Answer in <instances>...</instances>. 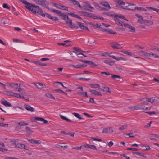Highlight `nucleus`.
<instances>
[{"label": "nucleus", "mask_w": 159, "mask_h": 159, "mask_svg": "<svg viewBox=\"0 0 159 159\" xmlns=\"http://www.w3.org/2000/svg\"><path fill=\"white\" fill-rule=\"evenodd\" d=\"M65 20L67 24H69L71 25L70 27L72 28H75L78 29L79 27H80L81 29L84 30H85L89 31L87 27L81 24V23L80 22H76V24L78 26H76L75 24L72 23L71 19H69L68 16L66 17V19Z\"/></svg>", "instance_id": "nucleus-1"}, {"label": "nucleus", "mask_w": 159, "mask_h": 159, "mask_svg": "<svg viewBox=\"0 0 159 159\" xmlns=\"http://www.w3.org/2000/svg\"><path fill=\"white\" fill-rule=\"evenodd\" d=\"M28 9L29 11H31L34 14H38L39 15L43 17L45 16L46 13L44 14L43 11L42 10V9L40 8L39 6L35 5L33 4L31 5L30 7Z\"/></svg>", "instance_id": "nucleus-2"}, {"label": "nucleus", "mask_w": 159, "mask_h": 159, "mask_svg": "<svg viewBox=\"0 0 159 159\" xmlns=\"http://www.w3.org/2000/svg\"><path fill=\"white\" fill-rule=\"evenodd\" d=\"M50 10L53 12L56 13V14H58L59 16H62V19L66 20V17L67 16V15L65 13H62L61 11L55 10L53 9H50Z\"/></svg>", "instance_id": "nucleus-3"}, {"label": "nucleus", "mask_w": 159, "mask_h": 159, "mask_svg": "<svg viewBox=\"0 0 159 159\" xmlns=\"http://www.w3.org/2000/svg\"><path fill=\"white\" fill-rule=\"evenodd\" d=\"M111 46L114 49H119L123 48V47L121 45L117 43H111Z\"/></svg>", "instance_id": "nucleus-4"}, {"label": "nucleus", "mask_w": 159, "mask_h": 159, "mask_svg": "<svg viewBox=\"0 0 159 159\" xmlns=\"http://www.w3.org/2000/svg\"><path fill=\"white\" fill-rule=\"evenodd\" d=\"M36 2H38V4L42 6L43 7H45L46 4L49 5L46 0H36Z\"/></svg>", "instance_id": "nucleus-5"}, {"label": "nucleus", "mask_w": 159, "mask_h": 159, "mask_svg": "<svg viewBox=\"0 0 159 159\" xmlns=\"http://www.w3.org/2000/svg\"><path fill=\"white\" fill-rule=\"evenodd\" d=\"M79 61L83 63L87 64L90 65H93L94 66H97V65L96 64L93 62L92 61H86L82 60H80Z\"/></svg>", "instance_id": "nucleus-6"}, {"label": "nucleus", "mask_w": 159, "mask_h": 159, "mask_svg": "<svg viewBox=\"0 0 159 159\" xmlns=\"http://www.w3.org/2000/svg\"><path fill=\"white\" fill-rule=\"evenodd\" d=\"M19 1L21 2L26 5V6H25V7L28 9H29L28 7L30 8V6H31V5L32 4V3L29 2L26 0H19Z\"/></svg>", "instance_id": "nucleus-7"}, {"label": "nucleus", "mask_w": 159, "mask_h": 159, "mask_svg": "<svg viewBox=\"0 0 159 159\" xmlns=\"http://www.w3.org/2000/svg\"><path fill=\"white\" fill-rule=\"evenodd\" d=\"M92 94L96 96H102V94L100 92L98 91L95 90H91L89 91Z\"/></svg>", "instance_id": "nucleus-8"}, {"label": "nucleus", "mask_w": 159, "mask_h": 159, "mask_svg": "<svg viewBox=\"0 0 159 159\" xmlns=\"http://www.w3.org/2000/svg\"><path fill=\"white\" fill-rule=\"evenodd\" d=\"M7 85L8 86H11L13 88H14V90L15 91H17L16 87L18 86V84L16 83H14L12 82L7 83Z\"/></svg>", "instance_id": "nucleus-9"}, {"label": "nucleus", "mask_w": 159, "mask_h": 159, "mask_svg": "<svg viewBox=\"0 0 159 159\" xmlns=\"http://www.w3.org/2000/svg\"><path fill=\"white\" fill-rule=\"evenodd\" d=\"M34 84L35 85V86L38 89H41L42 88H46V87L45 84L41 83L38 82L36 83H34Z\"/></svg>", "instance_id": "nucleus-10"}, {"label": "nucleus", "mask_w": 159, "mask_h": 159, "mask_svg": "<svg viewBox=\"0 0 159 159\" xmlns=\"http://www.w3.org/2000/svg\"><path fill=\"white\" fill-rule=\"evenodd\" d=\"M45 16L54 21L59 20V19L57 17L52 16L51 15L47 13H46Z\"/></svg>", "instance_id": "nucleus-11"}, {"label": "nucleus", "mask_w": 159, "mask_h": 159, "mask_svg": "<svg viewBox=\"0 0 159 159\" xmlns=\"http://www.w3.org/2000/svg\"><path fill=\"white\" fill-rule=\"evenodd\" d=\"M28 141L32 144H40L41 143L40 140H37L34 139H28Z\"/></svg>", "instance_id": "nucleus-12"}, {"label": "nucleus", "mask_w": 159, "mask_h": 159, "mask_svg": "<svg viewBox=\"0 0 159 159\" xmlns=\"http://www.w3.org/2000/svg\"><path fill=\"white\" fill-rule=\"evenodd\" d=\"M113 130L111 127H108L102 130L103 133H108L109 132L112 133Z\"/></svg>", "instance_id": "nucleus-13"}, {"label": "nucleus", "mask_w": 159, "mask_h": 159, "mask_svg": "<svg viewBox=\"0 0 159 159\" xmlns=\"http://www.w3.org/2000/svg\"><path fill=\"white\" fill-rule=\"evenodd\" d=\"M1 103L6 107H10L12 106V105L7 100L1 101Z\"/></svg>", "instance_id": "nucleus-14"}, {"label": "nucleus", "mask_w": 159, "mask_h": 159, "mask_svg": "<svg viewBox=\"0 0 159 159\" xmlns=\"http://www.w3.org/2000/svg\"><path fill=\"white\" fill-rule=\"evenodd\" d=\"M83 147L85 148H88L90 149H95L96 150H97L96 146L94 145H91L89 144H86V145H83Z\"/></svg>", "instance_id": "nucleus-15"}, {"label": "nucleus", "mask_w": 159, "mask_h": 159, "mask_svg": "<svg viewBox=\"0 0 159 159\" xmlns=\"http://www.w3.org/2000/svg\"><path fill=\"white\" fill-rule=\"evenodd\" d=\"M25 108L27 110L30 111L31 112H33L34 111V108L31 107L30 106L28 105H25Z\"/></svg>", "instance_id": "nucleus-16"}, {"label": "nucleus", "mask_w": 159, "mask_h": 159, "mask_svg": "<svg viewBox=\"0 0 159 159\" xmlns=\"http://www.w3.org/2000/svg\"><path fill=\"white\" fill-rule=\"evenodd\" d=\"M26 135H30L31 134L33 131L31 130L30 128L28 126L26 127Z\"/></svg>", "instance_id": "nucleus-17"}, {"label": "nucleus", "mask_w": 159, "mask_h": 159, "mask_svg": "<svg viewBox=\"0 0 159 159\" xmlns=\"http://www.w3.org/2000/svg\"><path fill=\"white\" fill-rule=\"evenodd\" d=\"M150 137H151L150 139L151 140H156V138H159V136L156 134H152L150 135Z\"/></svg>", "instance_id": "nucleus-18"}, {"label": "nucleus", "mask_w": 159, "mask_h": 159, "mask_svg": "<svg viewBox=\"0 0 159 159\" xmlns=\"http://www.w3.org/2000/svg\"><path fill=\"white\" fill-rule=\"evenodd\" d=\"M140 52L142 53L143 54V55L144 56L147 57H151L152 56V55H151L152 54H151L150 53L146 52H145L143 51H141Z\"/></svg>", "instance_id": "nucleus-19"}, {"label": "nucleus", "mask_w": 159, "mask_h": 159, "mask_svg": "<svg viewBox=\"0 0 159 159\" xmlns=\"http://www.w3.org/2000/svg\"><path fill=\"white\" fill-rule=\"evenodd\" d=\"M100 90H102L103 92L111 93V92L109 90V88L108 87L106 86L103 87V89H102V88H101Z\"/></svg>", "instance_id": "nucleus-20"}, {"label": "nucleus", "mask_w": 159, "mask_h": 159, "mask_svg": "<svg viewBox=\"0 0 159 159\" xmlns=\"http://www.w3.org/2000/svg\"><path fill=\"white\" fill-rule=\"evenodd\" d=\"M91 87L92 88H100V85L97 84H90Z\"/></svg>", "instance_id": "nucleus-21"}, {"label": "nucleus", "mask_w": 159, "mask_h": 159, "mask_svg": "<svg viewBox=\"0 0 159 159\" xmlns=\"http://www.w3.org/2000/svg\"><path fill=\"white\" fill-rule=\"evenodd\" d=\"M145 21V24H146L147 25H150L153 24V22L152 21L146 20Z\"/></svg>", "instance_id": "nucleus-22"}, {"label": "nucleus", "mask_w": 159, "mask_h": 159, "mask_svg": "<svg viewBox=\"0 0 159 159\" xmlns=\"http://www.w3.org/2000/svg\"><path fill=\"white\" fill-rule=\"evenodd\" d=\"M101 4L102 5H103L105 7H106V8L110 9L111 7L109 4L107 2H101Z\"/></svg>", "instance_id": "nucleus-23"}, {"label": "nucleus", "mask_w": 159, "mask_h": 159, "mask_svg": "<svg viewBox=\"0 0 159 159\" xmlns=\"http://www.w3.org/2000/svg\"><path fill=\"white\" fill-rule=\"evenodd\" d=\"M136 9H137L139 11H147V10L146 9L141 7H135L134 8H133V10H134Z\"/></svg>", "instance_id": "nucleus-24"}, {"label": "nucleus", "mask_w": 159, "mask_h": 159, "mask_svg": "<svg viewBox=\"0 0 159 159\" xmlns=\"http://www.w3.org/2000/svg\"><path fill=\"white\" fill-rule=\"evenodd\" d=\"M116 23L118 25H120L122 26H123V22L117 18L115 19Z\"/></svg>", "instance_id": "nucleus-25"}, {"label": "nucleus", "mask_w": 159, "mask_h": 159, "mask_svg": "<svg viewBox=\"0 0 159 159\" xmlns=\"http://www.w3.org/2000/svg\"><path fill=\"white\" fill-rule=\"evenodd\" d=\"M60 117L63 120H66V121L70 122H72V120L67 118L66 117L62 115H61L60 116Z\"/></svg>", "instance_id": "nucleus-26"}, {"label": "nucleus", "mask_w": 159, "mask_h": 159, "mask_svg": "<svg viewBox=\"0 0 159 159\" xmlns=\"http://www.w3.org/2000/svg\"><path fill=\"white\" fill-rule=\"evenodd\" d=\"M151 102L152 103H155L156 102H157L158 100L159 99V98L157 97H152L151 98Z\"/></svg>", "instance_id": "nucleus-27"}, {"label": "nucleus", "mask_w": 159, "mask_h": 159, "mask_svg": "<svg viewBox=\"0 0 159 159\" xmlns=\"http://www.w3.org/2000/svg\"><path fill=\"white\" fill-rule=\"evenodd\" d=\"M146 20L143 19V17L141 19H138L137 22L141 24H145V21Z\"/></svg>", "instance_id": "nucleus-28"}, {"label": "nucleus", "mask_w": 159, "mask_h": 159, "mask_svg": "<svg viewBox=\"0 0 159 159\" xmlns=\"http://www.w3.org/2000/svg\"><path fill=\"white\" fill-rule=\"evenodd\" d=\"M78 94L79 95H83L84 97H88V96L87 92H79L78 93Z\"/></svg>", "instance_id": "nucleus-29"}, {"label": "nucleus", "mask_w": 159, "mask_h": 159, "mask_svg": "<svg viewBox=\"0 0 159 159\" xmlns=\"http://www.w3.org/2000/svg\"><path fill=\"white\" fill-rule=\"evenodd\" d=\"M3 93L7 96H11L12 92L9 91H5L3 92Z\"/></svg>", "instance_id": "nucleus-30"}, {"label": "nucleus", "mask_w": 159, "mask_h": 159, "mask_svg": "<svg viewBox=\"0 0 159 159\" xmlns=\"http://www.w3.org/2000/svg\"><path fill=\"white\" fill-rule=\"evenodd\" d=\"M23 146L25 147V144H20V143H18V144H16V145L15 147L16 148H20L23 149Z\"/></svg>", "instance_id": "nucleus-31"}, {"label": "nucleus", "mask_w": 159, "mask_h": 159, "mask_svg": "<svg viewBox=\"0 0 159 159\" xmlns=\"http://www.w3.org/2000/svg\"><path fill=\"white\" fill-rule=\"evenodd\" d=\"M45 96L48 98H50L53 99H55V97L54 96H53L52 95L51 93L46 94H45Z\"/></svg>", "instance_id": "nucleus-32"}, {"label": "nucleus", "mask_w": 159, "mask_h": 159, "mask_svg": "<svg viewBox=\"0 0 159 159\" xmlns=\"http://www.w3.org/2000/svg\"><path fill=\"white\" fill-rule=\"evenodd\" d=\"M72 114L74 115L75 117L80 119H83L81 117V115L79 113H72Z\"/></svg>", "instance_id": "nucleus-33"}, {"label": "nucleus", "mask_w": 159, "mask_h": 159, "mask_svg": "<svg viewBox=\"0 0 159 159\" xmlns=\"http://www.w3.org/2000/svg\"><path fill=\"white\" fill-rule=\"evenodd\" d=\"M72 3L74 5H77L80 8L82 7L80 5L79 2L78 1L75 0Z\"/></svg>", "instance_id": "nucleus-34"}, {"label": "nucleus", "mask_w": 159, "mask_h": 159, "mask_svg": "<svg viewBox=\"0 0 159 159\" xmlns=\"http://www.w3.org/2000/svg\"><path fill=\"white\" fill-rule=\"evenodd\" d=\"M121 52L124 54H127L130 56H132L133 54L132 53L129 52L128 51H124L123 50H122Z\"/></svg>", "instance_id": "nucleus-35"}, {"label": "nucleus", "mask_w": 159, "mask_h": 159, "mask_svg": "<svg viewBox=\"0 0 159 159\" xmlns=\"http://www.w3.org/2000/svg\"><path fill=\"white\" fill-rule=\"evenodd\" d=\"M17 124L20 125V126L24 125H28V123H25V122H17Z\"/></svg>", "instance_id": "nucleus-36"}, {"label": "nucleus", "mask_w": 159, "mask_h": 159, "mask_svg": "<svg viewBox=\"0 0 159 159\" xmlns=\"http://www.w3.org/2000/svg\"><path fill=\"white\" fill-rule=\"evenodd\" d=\"M111 77L114 79H120L121 78L120 76L115 75H112Z\"/></svg>", "instance_id": "nucleus-37"}, {"label": "nucleus", "mask_w": 159, "mask_h": 159, "mask_svg": "<svg viewBox=\"0 0 159 159\" xmlns=\"http://www.w3.org/2000/svg\"><path fill=\"white\" fill-rule=\"evenodd\" d=\"M127 125H123L120 127L119 129V130L121 131L124 130V129H127Z\"/></svg>", "instance_id": "nucleus-38"}, {"label": "nucleus", "mask_w": 159, "mask_h": 159, "mask_svg": "<svg viewBox=\"0 0 159 159\" xmlns=\"http://www.w3.org/2000/svg\"><path fill=\"white\" fill-rule=\"evenodd\" d=\"M55 91L57 92H58L61 93H63L66 95H67V93L65 92H64L63 90L60 89H56L54 90Z\"/></svg>", "instance_id": "nucleus-39"}, {"label": "nucleus", "mask_w": 159, "mask_h": 159, "mask_svg": "<svg viewBox=\"0 0 159 159\" xmlns=\"http://www.w3.org/2000/svg\"><path fill=\"white\" fill-rule=\"evenodd\" d=\"M72 66L75 68H79L81 67V64H79L77 65H72Z\"/></svg>", "instance_id": "nucleus-40"}, {"label": "nucleus", "mask_w": 159, "mask_h": 159, "mask_svg": "<svg viewBox=\"0 0 159 159\" xmlns=\"http://www.w3.org/2000/svg\"><path fill=\"white\" fill-rule=\"evenodd\" d=\"M133 154H136L137 155H139L140 156H143V157H146V156H145L144 155V154L141 153L140 152H133Z\"/></svg>", "instance_id": "nucleus-41"}, {"label": "nucleus", "mask_w": 159, "mask_h": 159, "mask_svg": "<svg viewBox=\"0 0 159 159\" xmlns=\"http://www.w3.org/2000/svg\"><path fill=\"white\" fill-rule=\"evenodd\" d=\"M141 146L142 148H143V147L146 148V149H143V150H149L150 149V146H148V145H147V146H145L144 145H141Z\"/></svg>", "instance_id": "nucleus-42"}, {"label": "nucleus", "mask_w": 159, "mask_h": 159, "mask_svg": "<svg viewBox=\"0 0 159 159\" xmlns=\"http://www.w3.org/2000/svg\"><path fill=\"white\" fill-rule=\"evenodd\" d=\"M121 7L124 9H126V10H133V8H128V6H121Z\"/></svg>", "instance_id": "nucleus-43"}, {"label": "nucleus", "mask_w": 159, "mask_h": 159, "mask_svg": "<svg viewBox=\"0 0 159 159\" xmlns=\"http://www.w3.org/2000/svg\"><path fill=\"white\" fill-rule=\"evenodd\" d=\"M99 9L101 11H108L110 9L108 8H101L100 6H98Z\"/></svg>", "instance_id": "nucleus-44"}, {"label": "nucleus", "mask_w": 159, "mask_h": 159, "mask_svg": "<svg viewBox=\"0 0 159 159\" xmlns=\"http://www.w3.org/2000/svg\"><path fill=\"white\" fill-rule=\"evenodd\" d=\"M128 28L131 29L132 30L131 31L132 32H135V28L134 27L131 26L130 25L128 27Z\"/></svg>", "instance_id": "nucleus-45"}, {"label": "nucleus", "mask_w": 159, "mask_h": 159, "mask_svg": "<svg viewBox=\"0 0 159 159\" xmlns=\"http://www.w3.org/2000/svg\"><path fill=\"white\" fill-rule=\"evenodd\" d=\"M73 48L75 52H80L81 51V49L80 48L77 47H73Z\"/></svg>", "instance_id": "nucleus-46"}, {"label": "nucleus", "mask_w": 159, "mask_h": 159, "mask_svg": "<svg viewBox=\"0 0 159 159\" xmlns=\"http://www.w3.org/2000/svg\"><path fill=\"white\" fill-rule=\"evenodd\" d=\"M143 103H148L147 98H144L141 100Z\"/></svg>", "instance_id": "nucleus-47"}, {"label": "nucleus", "mask_w": 159, "mask_h": 159, "mask_svg": "<svg viewBox=\"0 0 159 159\" xmlns=\"http://www.w3.org/2000/svg\"><path fill=\"white\" fill-rule=\"evenodd\" d=\"M150 9L153 10L154 11H156L157 13H159V9H157L156 8H152L151 7H149Z\"/></svg>", "instance_id": "nucleus-48"}, {"label": "nucleus", "mask_w": 159, "mask_h": 159, "mask_svg": "<svg viewBox=\"0 0 159 159\" xmlns=\"http://www.w3.org/2000/svg\"><path fill=\"white\" fill-rule=\"evenodd\" d=\"M91 138L92 140H93L98 141L99 142H101L102 141V140L100 139L96 138H94L93 137H91Z\"/></svg>", "instance_id": "nucleus-49"}, {"label": "nucleus", "mask_w": 159, "mask_h": 159, "mask_svg": "<svg viewBox=\"0 0 159 159\" xmlns=\"http://www.w3.org/2000/svg\"><path fill=\"white\" fill-rule=\"evenodd\" d=\"M8 124H4L0 123V126H2L4 127H8Z\"/></svg>", "instance_id": "nucleus-50"}, {"label": "nucleus", "mask_w": 159, "mask_h": 159, "mask_svg": "<svg viewBox=\"0 0 159 159\" xmlns=\"http://www.w3.org/2000/svg\"><path fill=\"white\" fill-rule=\"evenodd\" d=\"M3 8H7L8 10L10 9V7H9L7 5L6 3H4L3 4Z\"/></svg>", "instance_id": "nucleus-51"}, {"label": "nucleus", "mask_w": 159, "mask_h": 159, "mask_svg": "<svg viewBox=\"0 0 159 159\" xmlns=\"http://www.w3.org/2000/svg\"><path fill=\"white\" fill-rule=\"evenodd\" d=\"M53 4L54 6H55L57 8L60 9L61 5H60L58 4L55 3H53Z\"/></svg>", "instance_id": "nucleus-52"}, {"label": "nucleus", "mask_w": 159, "mask_h": 159, "mask_svg": "<svg viewBox=\"0 0 159 159\" xmlns=\"http://www.w3.org/2000/svg\"><path fill=\"white\" fill-rule=\"evenodd\" d=\"M61 9L63 10H65L68 11V8L66 7L63 6H61V8H60Z\"/></svg>", "instance_id": "nucleus-53"}, {"label": "nucleus", "mask_w": 159, "mask_h": 159, "mask_svg": "<svg viewBox=\"0 0 159 159\" xmlns=\"http://www.w3.org/2000/svg\"><path fill=\"white\" fill-rule=\"evenodd\" d=\"M114 17H118L120 18L123 19L125 18V17L123 15H115Z\"/></svg>", "instance_id": "nucleus-54"}, {"label": "nucleus", "mask_w": 159, "mask_h": 159, "mask_svg": "<svg viewBox=\"0 0 159 159\" xmlns=\"http://www.w3.org/2000/svg\"><path fill=\"white\" fill-rule=\"evenodd\" d=\"M42 118L35 117H34V120L35 121H41Z\"/></svg>", "instance_id": "nucleus-55"}, {"label": "nucleus", "mask_w": 159, "mask_h": 159, "mask_svg": "<svg viewBox=\"0 0 159 159\" xmlns=\"http://www.w3.org/2000/svg\"><path fill=\"white\" fill-rule=\"evenodd\" d=\"M82 147H83V145L81 146L80 147H73L72 149H78V150H81V148Z\"/></svg>", "instance_id": "nucleus-56"}, {"label": "nucleus", "mask_w": 159, "mask_h": 159, "mask_svg": "<svg viewBox=\"0 0 159 159\" xmlns=\"http://www.w3.org/2000/svg\"><path fill=\"white\" fill-rule=\"evenodd\" d=\"M93 26H95V28H102V27H101V25H99L98 24H97V23H96V24H94L93 25Z\"/></svg>", "instance_id": "nucleus-57"}, {"label": "nucleus", "mask_w": 159, "mask_h": 159, "mask_svg": "<svg viewBox=\"0 0 159 159\" xmlns=\"http://www.w3.org/2000/svg\"><path fill=\"white\" fill-rule=\"evenodd\" d=\"M57 146H59V147H58L57 146L56 147L57 148H67L68 147L67 146V145L63 146H60L59 145H57Z\"/></svg>", "instance_id": "nucleus-58"}, {"label": "nucleus", "mask_w": 159, "mask_h": 159, "mask_svg": "<svg viewBox=\"0 0 159 159\" xmlns=\"http://www.w3.org/2000/svg\"><path fill=\"white\" fill-rule=\"evenodd\" d=\"M127 150L131 151H138L139 150L138 149L134 148H128L127 149Z\"/></svg>", "instance_id": "nucleus-59"}, {"label": "nucleus", "mask_w": 159, "mask_h": 159, "mask_svg": "<svg viewBox=\"0 0 159 159\" xmlns=\"http://www.w3.org/2000/svg\"><path fill=\"white\" fill-rule=\"evenodd\" d=\"M104 62L106 64H109L111 62H114L113 61H111L110 60H105L104 61Z\"/></svg>", "instance_id": "nucleus-60"}, {"label": "nucleus", "mask_w": 159, "mask_h": 159, "mask_svg": "<svg viewBox=\"0 0 159 159\" xmlns=\"http://www.w3.org/2000/svg\"><path fill=\"white\" fill-rule=\"evenodd\" d=\"M118 3L119 5H125V3L121 0H119L118 1Z\"/></svg>", "instance_id": "nucleus-61"}, {"label": "nucleus", "mask_w": 159, "mask_h": 159, "mask_svg": "<svg viewBox=\"0 0 159 159\" xmlns=\"http://www.w3.org/2000/svg\"><path fill=\"white\" fill-rule=\"evenodd\" d=\"M151 56H152L153 57L155 58H159V56L156 55L155 54L152 53L151 54Z\"/></svg>", "instance_id": "nucleus-62"}, {"label": "nucleus", "mask_w": 159, "mask_h": 159, "mask_svg": "<svg viewBox=\"0 0 159 159\" xmlns=\"http://www.w3.org/2000/svg\"><path fill=\"white\" fill-rule=\"evenodd\" d=\"M73 52L75 53L76 54H77L78 55V56L79 55H83V54L81 53H80V52H75V51H73Z\"/></svg>", "instance_id": "nucleus-63"}, {"label": "nucleus", "mask_w": 159, "mask_h": 159, "mask_svg": "<svg viewBox=\"0 0 159 159\" xmlns=\"http://www.w3.org/2000/svg\"><path fill=\"white\" fill-rule=\"evenodd\" d=\"M41 121L43 122L44 124H47L48 123V121L47 120H45L43 118H42Z\"/></svg>", "instance_id": "nucleus-64"}]
</instances>
